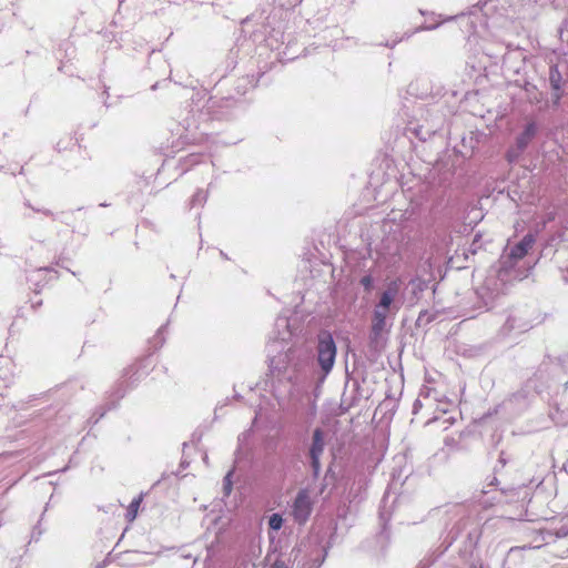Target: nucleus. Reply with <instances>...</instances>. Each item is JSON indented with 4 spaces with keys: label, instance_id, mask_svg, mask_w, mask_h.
I'll return each instance as SVG.
<instances>
[{
    "label": "nucleus",
    "instance_id": "f257e3e1",
    "mask_svg": "<svg viewBox=\"0 0 568 568\" xmlns=\"http://www.w3.org/2000/svg\"><path fill=\"white\" fill-rule=\"evenodd\" d=\"M497 484L498 479L493 477L489 484L484 486L480 495L476 497L474 503L455 504L447 509L446 513L449 515L450 520H453L450 529L438 550L423 558L416 568H430L458 539L460 540L462 556L466 558L471 557L480 540L490 539L495 531L504 527V518L486 517L483 513V509L503 501L504 489H486Z\"/></svg>",
    "mask_w": 568,
    "mask_h": 568
},
{
    "label": "nucleus",
    "instance_id": "f03ea898",
    "mask_svg": "<svg viewBox=\"0 0 568 568\" xmlns=\"http://www.w3.org/2000/svg\"><path fill=\"white\" fill-rule=\"evenodd\" d=\"M302 0H273L274 6L280 9V17L276 13H270L265 20L261 22V29L248 30L250 20L243 22V36L236 39L234 48L230 50L227 55L229 67L236 64L240 54L243 57L251 54L255 48L264 44L271 51H276V60L281 62L293 61L300 57L304 48L293 39L291 33H285L284 22L282 20V10L291 9L301 3Z\"/></svg>",
    "mask_w": 568,
    "mask_h": 568
},
{
    "label": "nucleus",
    "instance_id": "7ed1b4c3",
    "mask_svg": "<svg viewBox=\"0 0 568 568\" xmlns=\"http://www.w3.org/2000/svg\"><path fill=\"white\" fill-rule=\"evenodd\" d=\"M313 356L304 347H288L285 352L270 357L271 385L275 396L290 394L297 376H304L313 368Z\"/></svg>",
    "mask_w": 568,
    "mask_h": 568
},
{
    "label": "nucleus",
    "instance_id": "20e7f679",
    "mask_svg": "<svg viewBox=\"0 0 568 568\" xmlns=\"http://www.w3.org/2000/svg\"><path fill=\"white\" fill-rule=\"evenodd\" d=\"M239 101L234 97H210L205 103L192 99L180 115V125L189 133L201 130L207 121H229L236 115Z\"/></svg>",
    "mask_w": 568,
    "mask_h": 568
},
{
    "label": "nucleus",
    "instance_id": "39448f33",
    "mask_svg": "<svg viewBox=\"0 0 568 568\" xmlns=\"http://www.w3.org/2000/svg\"><path fill=\"white\" fill-rule=\"evenodd\" d=\"M413 116L407 122L405 134L414 136L419 141H427L437 131H439L445 121L443 106L440 103H435L426 106L423 103H416L413 108Z\"/></svg>",
    "mask_w": 568,
    "mask_h": 568
},
{
    "label": "nucleus",
    "instance_id": "423d86ee",
    "mask_svg": "<svg viewBox=\"0 0 568 568\" xmlns=\"http://www.w3.org/2000/svg\"><path fill=\"white\" fill-rule=\"evenodd\" d=\"M337 356V346L331 332L321 331L316 338V364L318 371L315 373L318 383H323L333 371Z\"/></svg>",
    "mask_w": 568,
    "mask_h": 568
},
{
    "label": "nucleus",
    "instance_id": "0eeeda50",
    "mask_svg": "<svg viewBox=\"0 0 568 568\" xmlns=\"http://www.w3.org/2000/svg\"><path fill=\"white\" fill-rule=\"evenodd\" d=\"M535 243L536 234L529 232L514 245L507 246L499 258V277L508 274L516 266V264L528 254L529 250L532 248Z\"/></svg>",
    "mask_w": 568,
    "mask_h": 568
},
{
    "label": "nucleus",
    "instance_id": "6e6552de",
    "mask_svg": "<svg viewBox=\"0 0 568 568\" xmlns=\"http://www.w3.org/2000/svg\"><path fill=\"white\" fill-rule=\"evenodd\" d=\"M150 365V356H146L139 361L136 364L125 368L121 381L112 392L111 396L115 397L116 400L123 398L128 389L136 385L141 378L149 373L148 368Z\"/></svg>",
    "mask_w": 568,
    "mask_h": 568
},
{
    "label": "nucleus",
    "instance_id": "1a4fd4ad",
    "mask_svg": "<svg viewBox=\"0 0 568 568\" xmlns=\"http://www.w3.org/2000/svg\"><path fill=\"white\" fill-rule=\"evenodd\" d=\"M326 446L325 432L321 427H316L312 433V440L308 446L307 456L310 458V466L312 476L317 479L321 474V456Z\"/></svg>",
    "mask_w": 568,
    "mask_h": 568
},
{
    "label": "nucleus",
    "instance_id": "9d476101",
    "mask_svg": "<svg viewBox=\"0 0 568 568\" xmlns=\"http://www.w3.org/2000/svg\"><path fill=\"white\" fill-rule=\"evenodd\" d=\"M23 206L28 210H30L33 213H40L47 217H50L52 221H58L69 227H71L72 233H77L78 230L75 225L73 224L74 221V214L77 212H81L84 207L80 206L75 210H68V211H61V212H53L50 209L37 206L31 203L30 200L24 199Z\"/></svg>",
    "mask_w": 568,
    "mask_h": 568
},
{
    "label": "nucleus",
    "instance_id": "9b49d317",
    "mask_svg": "<svg viewBox=\"0 0 568 568\" xmlns=\"http://www.w3.org/2000/svg\"><path fill=\"white\" fill-rule=\"evenodd\" d=\"M312 510L313 503L308 491L306 489L298 490L292 505V516L294 520L300 525H304L308 520Z\"/></svg>",
    "mask_w": 568,
    "mask_h": 568
},
{
    "label": "nucleus",
    "instance_id": "f8f14e48",
    "mask_svg": "<svg viewBox=\"0 0 568 568\" xmlns=\"http://www.w3.org/2000/svg\"><path fill=\"white\" fill-rule=\"evenodd\" d=\"M548 82L551 90V105L557 109L560 105L561 99L565 97L566 81L557 64L549 67Z\"/></svg>",
    "mask_w": 568,
    "mask_h": 568
},
{
    "label": "nucleus",
    "instance_id": "ddd939ff",
    "mask_svg": "<svg viewBox=\"0 0 568 568\" xmlns=\"http://www.w3.org/2000/svg\"><path fill=\"white\" fill-rule=\"evenodd\" d=\"M58 278V272L50 266L38 267L27 275V282L30 287H33L36 294H39L41 288L52 280Z\"/></svg>",
    "mask_w": 568,
    "mask_h": 568
},
{
    "label": "nucleus",
    "instance_id": "4468645a",
    "mask_svg": "<svg viewBox=\"0 0 568 568\" xmlns=\"http://www.w3.org/2000/svg\"><path fill=\"white\" fill-rule=\"evenodd\" d=\"M274 327V341L272 345H270V347L276 348L277 345L283 347V344L292 337L288 317L285 315L277 316V318L275 320Z\"/></svg>",
    "mask_w": 568,
    "mask_h": 568
},
{
    "label": "nucleus",
    "instance_id": "2eb2a0df",
    "mask_svg": "<svg viewBox=\"0 0 568 568\" xmlns=\"http://www.w3.org/2000/svg\"><path fill=\"white\" fill-rule=\"evenodd\" d=\"M398 292L399 284L397 281L388 283L386 290L382 293L378 303L375 305L374 311H379V313L387 315V312L398 295Z\"/></svg>",
    "mask_w": 568,
    "mask_h": 568
},
{
    "label": "nucleus",
    "instance_id": "dca6fc26",
    "mask_svg": "<svg viewBox=\"0 0 568 568\" xmlns=\"http://www.w3.org/2000/svg\"><path fill=\"white\" fill-rule=\"evenodd\" d=\"M531 325L529 321L521 316H517L516 314H509L501 327V333L504 335H509L513 332L523 333L528 331Z\"/></svg>",
    "mask_w": 568,
    "mask_h": 568
},
{
    "label": "nucleus",
    "instance_id": "f3484780",
    "mask_svg": "<svg viewBox=\"0 0 568 568\" xmlns=\"http://www.w3.org/2000/svg\"><path fill=\"white\" fill-rule=\"evenodd\" d=\"M386 314L379 313V311H373L372 327L369 333L371 344L378 343V339L386 326Z\"/></svg>",
    "mask_w": 568,
    "mask_h": 568
},
{
    "label": "nucleus",
    "instance_id": "a211bd4d",
    "mask_svg": "<svg viewBox=\"0 0 568 568\" xmlns=\"http://www.w3.org/2000/svg\"><path fill=\"white\" fill-rule=\"evenodd\" d=\"M538 132V125L535 121L528 122L524 130L516 138L515 143L518 144V149H527L531 141L536 138Z\"/></svg>",
    "mask_w": 568,
    "mask_h": 568
},
{
    "label": "nucleus",
    "instance_id": "6ab92c4d",
    "mask_svg": "<svg viewBox=\"0 0 568 568\" xmlns=\"http://www.w3.org/2000/svg\"><path fill=\"white\" fill-rule=\"evenodd\" d=\"M10 364L8 358L0 357V396L3 395V390L8 388L14 379Z\"/></svg>",
    "mask_w": 568,
    "mask_h": 568
},
{
    "label": "nucleus",
    "instance_id": "aec40b11",
    "mask_svg": "<svg viewBox=\"0 0 568 568\" xmlns=\"http://www.w3.org/2000/svg\"><path fill=\"white\" fill-rule=\"evenodd\" d=\"M419 215L420 212L418 205L412 201L408 207L403 213H400L399 217L396 216L394 211L388 216L393 222L403 223L405 221H416Z\"/></svg>",
    "mask_w": 568,
    "mask_h": 568
},
{
    "label": "nucleus",
    "instance_id": "412c9836",
    "mask_svg": "<svg viewBox=\"0 0 568 568\" xmlns=\"http://www.w3.org/2000/svg\"><path fill=\"white\" fill-rule=\"evenodd\" d=\"M202 153H190L179 159L178 168L181 169V174L186 173L192 166L202 161Z\"/></svg>",
    "mask_w": 568,
    "mask_h": 568
},
{
    "label": "nucleus",
    "instance_id": "4be33fe9",
    "mask_svg": "<svg viewBox=\"0 0 568 568\" xmlns=\"http://www.w3.org/2000/svg\"><path fill=\"white\" fill-rule=\"evenodd\" d=\"M546 535L555 538L568 536V516L560 518L559 523L546 529Z\"/></svg>",
    "mask_w": 568,
    "mask_h": 568
},
{
    "label": "nucleus",
    "instance_id": "5701e85b",
    "mask_svg": "<svg viewBox=\"0 0 568 568\" xmlns=\"http://www.w3.org/2000/svg\"><path fill=\"white\" fill-rule=\"evenodd\" d=\"M265 560L268 562V568H292L293 566L291 558H286L282 554L276 555L274 559L272 554H267Z\"/></svg>",
    "mask_w": 568,
    "mask_h": 568
},
{
    "label": "nucleus",
    "instance_id": "b1692460",
    "mask_svg": "<svg viewBox=\"0 0 568 568\" xmlns=\"http://www.w3.org/2000/svg\"><path fill=\"white\" fill-rule=\"evenodd\" d=\"M378 518H379V524H381V527H382V532L384 534V532L387 531V525H388V523L390 521V518H392V514L387 509V506H386V498H383L382 505L379 506Z\"/></svg>",
    "mask_w": 568,
    "mask_h": 568
},
{
    "label": "nucleus",
    "instance_id": "393cba45",
    "mask_svg": "<svg viewBox=\"0 0 568 568\" xmlns=\"http://www.w3.org/2000/svg\"><path fill=\"white\" fill-rule=\"evenodd\" d=\"M549 417L557 426H565L568 424V413L560 410L558 407L550 410Z\"/></svg>",
    "mask_w": 568,
    "mask_h": 568
},
{
    "label": "nucleus",
    "instance_id": "a878e982",
    "mask_svg": "<svg viewBox=\"0 0 568 568\" xmlns=\"http://www.w3.org/2000/svg\"><path fill=\"white\" fill-rule=\"evenodd\" d=\"M207 195H209L207 191H203V190L199 189L191 197L190 206L191 207H196V206L203 207V205L206 203Z\"/></svg>",
    "mask_w": 568,
    "mask_h": 568
},
{
    "label": "nucleus",
    "instance_id": "bb28decb",
    "mask_svg": "<svg viewBox=\"0 0 568 568\" xmlns=\"http://www.w3.org/2000/svg\"><path fill=\"white\" fill-rule=\"evenodd\" d=\"M526 149H518V144L510 146L506 152V160L513 164L517 163Z\"/></svg>",
    "mask_w": 568,
    "mask_h": 568
},
{
    "label": "nucleus",
    "instance_id": "cd10ccee",
    "mask_svg": "<svg viewBox=\"0 0 568 568\" xmlns=\"http://www.w3.org/2000/svg\"><path fill=\"white\" fill-rule=\"evenodd\" d=\"M141 501H142V497L139 496L136 498H133V500L130 503V505L126 509V514H125V518L129 521H132L135 519Z\"/></svg>",
    "mask_w": 568,
    "mask_h": 568
},
{
    "label": "nucleus",
    "instance_id": "c85d7f7f",
    "mask_svg": "<svg viewBox=\"0 0 568 568\" xmlns=\"http://www.w3.org/2000/svg\"><path fill=\"white\" fill-rule=\"evenodd\" d=\"M268 529L271 531H278L284 524V518L280 513H274L268 517Z\"/></svg>",
    "mask_w": 568,
    "mask_h": 568
},
{
    "label": "nucleus",
    "instance_id": "c756f323",
    "mask_svg": "<svg viewBox=\"0 0 568 568\" xmlns=\"http://www.w3.org/2000/svg\"><path fill=\"white\" fill-rule=\"evenodd\" d=\"M168 325H169V321L165 324L161 325L159 327V329L156 331L155 335L153 336L151 343L154 344L155 349L162 347L163 344L165 343V337L163 334H164L165 329L168 328Z\"/></svg>",
    "mask_w": 568,
    "mask_h": 568
},
{
    "label": "nucleus",
    "instance_id": "7c9ffc66",
    "mask_svg": "<svg viewBox=\"0 0 568 568\" xmlns=\"http://www.w3.org/2000/svg\"><path fill=\"white\" fill-rule=\"evenodd\" d=\"M233 473L234 470L231 469L226 473V475L224 476L223 478V495L224 497H229L232 493V489H233V481H232V477H233Z\"/></svg>",
    "mask_w": 568,
    "mask_h": 568
},
{
    "label": "nucleus",
    "instance_id": "2f4dec72",
    "mask_svg": "<svg viewBox=\"0 0 568 568\" xmlns=\"http://www.w3.org/2000/svg\"><path fill=\"white\" fill-rule=\"evenodd\" d=\"M43 516H44V511L42 513L39 521L37 523V525H34L33 529H32V532H31V538H30V541L29 542H37L40 540L41 536L43 535L44 532V529L41 527V520L43 519Z\"/></svg>",
    "mask_w": 568,
    "mask_h": 568
},
{
    "label": "nucleus",
    "instance_id": "473e14b6",
    "mask_svg": "<svg viewBox=\"0 0 568 568\" xmlns=\"http://www.w3.org/2000/svg\"><path fill=\"white\" fill-rule=\"evenodd\" d=\"M321 552H322L321 555H317L315 558L312 559L311 564L304 565L303 568H320L322 566V564L324 562L325 557L327 555V551L324 548L321 550Z\"/></svg>",
    "mask_w": 568,
    "mask_h": 568
},
{
    "label": "nucleus",
    "instance_id": "72a5a7b5",
    "mask_svg": "<svg viewBox=\"0 0 568 568\" xmlns=\"http://www.w3.org/2000/svg\"><path fill=\"white\" fill-rule=\"evenodd\" d=\"M359 283H361V285L363 286V288H364V291L366 293H371L374 290L375 281H374V277L371 274L364 275L361 278Z\"/></svg>",
    "mask_w": 568,
    "mask_h": 568
},
{
    "label": "nucleus",
    "instance_id": "f704fd0d",
    "mask_svg": "<svg viewBox=\"0 0 568 568\" xmlns=\"http://www.w3.org/2000/svg\"><path fill=\"white\" fill-rule=\"evenodd\" d=\"M111 406L108 407H99L93 415L89 418V423L97 424L106 413V410L111 409Z\"/></svg>",
    "mask_w": 568,
    "mask_h": 568
},
{
    "label": "nucleus",
    "instance_id": "c9c22d12",
    "mask_svg": "<svg viewBox=\"0 0 568 568\" xmlns=\"http://www.w3.org/2000/svg\"><path fill=\"white\" fill-rule=\"evenodd\" d=\"M476 551V549L474 550ZM460 558H463L465 561L469 562V568H479V564H483L481 559L475 558V552H473L471 557H464L462 556L460 549L458 550Z\"/></svg>",
    "mask_w": 568,
    "mask_h": 568
},
{
    "label": "nucleus",
    "instance_id": "e433bc0d",
    "mask_svg": "<svg viewBox=\"0 0 568 568\" xmlns=\"http://www.w3.org/2000/svg\"><path fill=\"white\" fill-rule=\"evenodd\" d=\"M412 36V33H405L402 38H396L393 41H386L384 43H381V45L387 47V48H395L397 43H399L403 39H408Z\"/></svg>",
    "mask_w": 568,
    "mask_h": 568
},
{
    "label": "nucleus",
    "instance_id": "4c0bfd02",
    "mask_svg": "<svg viewBox=\"0 0 568 568\" xmlns=\"http://www.w3.org/2000/svg\"><path fill=\"white\" fill-rule=\"evenodd\" d=\"M429 322H430V315H428V313H427V312H422V313H419V315H418V318H417V321H416V324H417V326H422V325H423V323H424V324H427V323H429Z\"/></svg>",
    "mask_w": 568,
    "mask_h": 568
},
{
    "label": "nucleus",
    "instance_id": "58836bf2",
    "mask_svg": "<svg viewBox=\"0 0 568 568\" xmlns=\"http://www.w3.org/2000/svg\"><path fill=\"white\" fill-rule=\"evenodd\" d=\"M479 240H480V235H479V234H476V235H475V237H474V240H473V242H471V244H470V252H471L473 254H475V253H476V251H477V248H479V247H480Z\"/></svg>",
    "mask_w": 568,
    "mask_h": 568
},
{
    "label": "nucleus",
    "instance_id": "ea45409f",
    "mask_svg": "<svg viewBox=\"0 0 568 568\" xmlns=\"http://www.w3.org/2000/svg\"><path fill=\"white\" fill-rule=\"evenodd\" d=\"M440 23H435V24H423L418 28L415 29V31L413 33H416V32H419V31H424V30H434L436 28L439 27Z\"/></svg>",
    "mask_w": 568,
    "mask_h": 568
},
{
    "label": "nucleus",
    "instance_id": "a19ab883",
    "mask_svg": "<svg viewBox=\"0 0 568 568\" xmlns=\"http://www.w3.org/2000/svg\"><path fill=\"white\" fill-rule=\"evenodd\" d=\"M37 398L38 397L36 395H31V396H29L27 402H19L18 404L13 405V408H16V409H23L24 408V404H29V403L36 400Z\"/></svg>",
    "mask_w": 568,
    "mask_h": 568
},
{
    "label": "nucleus",
    "instance_id": "79ce46f5",
    "mask_svg": "<svg viewBox=\"0 0 568 568\" xmlns=\"http://www.w3.org/2000/svg\"><path fill=\"white\" fill-rule=\"evenodd\" d=\"M486 4H487V0L478 1V3L474 6V10H470L468 14L474 16L475 11H481L483 7H485Z\"/></svg>",
    "mask_w": 568,
    "mask_h": 568
},
{
    "label": "nucleus",
    "instance_id": "37998d69",
    "mask_svg": "<svg viewBox=\"0 0 568 568\" xmlns=\"http://www.w3.org/2000/svg\"><path fill=\"white\" fill-rule=\"evenodd\" d=\"M101 98L103 100V104L109 108L110 104L108 103V99H109V88L108 87H103V91L101 93Z\"/></svg>",
    "mask_w": 568,
    "mask_h": 568
},
{
    "label": "nucleus",
    "instance_id": "c03bdc74",
    "mask_svg": "<svg viewBox=\"0 0 568 568\" xmlns=\"http://www.w3.org/2000/svg\"><path fill=\"white\" fill-rule=\"evenodd\" d=\"M420 408H422V402L419 398H417L413 404V414H417Z\"/></svg>",
    "mask_w": 568,
    "mask_h": 568
},
{
    "label": "nucleus",
    "instance_id": "a18cd8bd",
    "mask_svg": "<svg viewBox=\"0 0 568 568\" xmlns=\"http://www.w3.org/2000/svg\"><path fill=\"white\" fill-rule=\"evenodd\" d=\"M42 305V300H31V307L38 310Z\"/></svg>",
    "mask_w": 568,
    "mask_h": 568
},
{
    "label": "nucleus",
    "instance_id": "49530a36",
    "mask_svg": "<svg viewBox=\"0 0 568 568\" xmlns=\"http://www.w3.org/2000/svg\"><path fill=\"white\" fill-rule=\"evenodd\" d=\"M498 464H500L501 467H504L507 464V459L505 458V453L501 452L498 458Z\"/></svg>",
    "mask_w": 568,
    "mask_h": 568
},
{
    "label": "nucleus",
    "instance_id": "de8ad7c7",
    "mask_svg": "<svg viewBox=\"0 0 568 568\" xmlns=\"http://www.w3.org/2000/svg\"><path fill=\"white\" fill-rule=\"evenodd\" d=\"M525 90H526L528 93H530L532 90H534V91H536V90H537V87L528 82V83H526V85H525Z\"/></svg>",
    "mask_w": 568,
    "mask_h": 568
},
{
    "label": "nucleus",
    "instance_id": "09e8293b",
    "mask_svg": "<svg viewBox=\"0 0 568 568\" xmlns=\"http://www.w3.org/2000/svg\"><path fill=\"white\" fill-rule=\"evenodd\" d=\"M187 466H189V462H186L185 459L181 460V463H180L181 469H185Z\"/></svg>",
    "mask_w": 568,
    "mask_h": 568
},
{
    "label": "nucleus",
    "instance_id": "8fccbe9b",
    "mask_svg": "<svg viewBox=\"0 0 568 568\" xmlns=\"http://www.w3.org/2000/svg\"><path fill=\"white\" fill-rule=\"evenodd\" d=\"M464 16H465V13H462V14H458V16H455V17H449L447 20H454L456 18L464 17Z\"/></svg>",
    "mask_w": 568,
    "mask_h": 568
},
{
    "label": "nucleus",
    "instance_id": "3c124183",
    "mask_svg": "<svg viewBox=\"0 0 568 568\" xmlns=\"http://www.w3.org/2000/svg\"><path fill=\"white\" fill-rule=\"evenodd\" d=\"M31 239H32L33 241L39 242V243H43V242H44V240H43V239H36L34 236H31Z\"/></svg>",
    "mask_w": 568,
    "mask_h": 568
},
{
    "label": "nucleus",
    "instance_id": "603ef678",
    "mask_svg": "<svg viewBox=\"0 0 568 568\" xmlns=\"http://www.w3.org/2000/svg\"><path fill=\"white\" fill-rule=\"evenodd\" d=\"M159 84H160L159 82H155V83L151 87V90H153V91H154V90H156V89H158V87H159Z\"/></svg>",
    "mask_w": 568,
    "mask_h": 568
},
{
    "label": "nucleus",
    "instance_id": "864d4df0",
    "mask_svg": "<svg viewBox=\"0 0 568 568\" xmlns=\"http://www.w3.org/2000/svg\"><path fill=\"white\" fill-rule=\"evenodd\" d=\"M220 254L223 258L229 260V256L223 251H221Z\"/></svg>",
    "mask_w": 568,
    "mask_h": 568
},
{
    "label": "nucleus",
    "instance_id": "5fc2aeb1",
    "mask_svg": "<svg viewBox=\"0 0 568 568\" xmlns=\"http://www.w3.org/2000/svg\"><path fill=\"white\" fill-rule=\"evenodd\" d=\"M470 26H471L473 31L475 32V31H476V24H475V22H474V21H470Z\"/></svg>",
    "mask_w": 568,
    "mask_h": 568
},
{
    "label": "nucleus",
    "instance_id": "6e6d98bb",
    "mask_svg": "<svg viewBox=\"0 0 568 568\" xmlns=\"http://www.w3.org/2000/svg\"><path fill=\"white\" fill-rule=\"evenodd\" d=\"M23 217L24 219H31V214L26 212V213H23Z\"/></svg>",
    "mask_w": 568,
    "mask_h": 568
},
{
    "label": "nucleus",
    "instance_id": "4d7b16f0",
    "mask_svg": "<svg viewBox=\"0 0 568 568\" xmlns=\"http://www.w3.org/2000/svg\"><path fill=\"white\" fill-rule=\"evenodd\" d=\"M479 568H489L488 565H485L484 562L483 564H479Z\"/></svg>",
    "mask_w": 568,
    "mask_h": 568
},
{
    "label": "nucleus",
    "instance_id": "13d9d810",
    "mask_svg": "<svg viewBox=\"0 0 568 568\" xmlns=\"http://www.w3.org/2000/svg\"><path fill=\"white\" fill-rule=\"evenodd\" d=\"M234 398L240 399V398H242V396H241L240 394H237V393H236V394L234 395Z\"/></svg>",
    "mask_w": 568,
    "mask_h": 568
},
{
    "label": "nucleus",
    "instance_id": "bf43d9fd",
    "mask_svg": "<svg viewBox=\"0 0 568 568\" xmlns=\"http://www.w3.org/2000/svg\"><path fill=\"white\" fill-rule=\"evenodd\" d=\"M88 231H89V229H88V227H85V229H84V231L82 232V234H83V235H87Z\"/></svg>",
    "mask_w": 568,
    "mask_h": 568
},
{
    "label": "nucleus",
    "instance_id": "052dcab7",
    "mask_svg": "<svg viewBox=\"0 0 568 568\" xmlns=\"http://www.w3.org/2000/svg\"><path fill=\"white\" fill-rule=\"evenodd\" d=\"M481 24H483V26H487V19H486V18L483 20V23H481Z\"/></svg>",
    "mask_w": 568,
    "mask_h": 568
},
{
    "label": "nucleus",
    "instance_id": "680f3d73",
    "mask_svg": "<svg viewBox=\"0 0 568 568\" xmlns=\"http://www.w3.org/2000/svg\"><path fill=\"white\" fill-rule=\"evenodd\" d=\"M122 3H123V0H120L119 1V8L122 6Z\"/></svg>",
    "mask_w": 568,
    "mask_h": 568
},
{
    "label": "nucleus",
    "instance_id": "e2e57ef3",
    "mask_svg": "<svg viewBox=\"0 0 568 568\" xmlns=\"http://www.w3.org/2000/svg\"><path fill=\"white\" fill-rule=\"evenodd\" d=\"M62 45H64V47H69V42H65V43H63Z\"/></svg>",
    "mask_w": 568,
    "mask_h": 568
},
{
    "label": "nucleus",
    "instance_id": "0e129e2a",
    "mask_svg": "<svg viewBox=\"0 0 568 568\" xmlns=\"http://www.w3.org/2000/svg\"><path fill=\"white\" fill-rule=\"evenodd\" d=\"M567 385H568V381H566V382H565V386H566V387H567Z\"/></svg>",
    "mask_w": 568,
    "mask_h": 568
}]
</instances>
